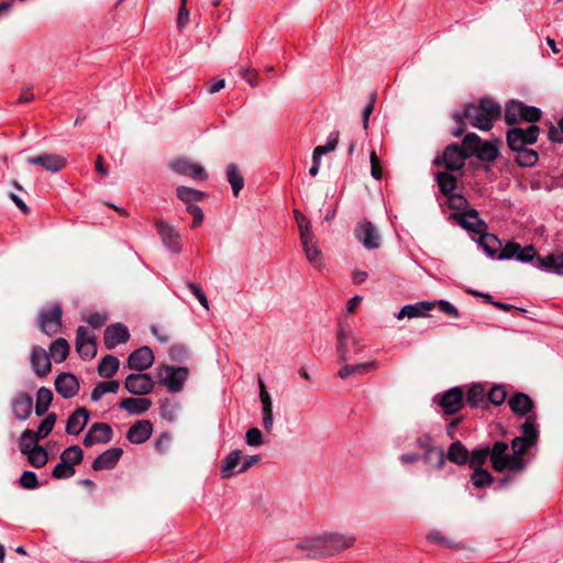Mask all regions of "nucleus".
<instances>
[{"label": "nucleus", "mask_w": 563, "mask_h": 563, "mask_svg": "<svg viewBox=\"0 0 563 563\" xmlns=\"http://www.w3.org/2000/svg\"><path fill=\"white\" fill-rule=\"evenodd\" d=\"M501 107L498 102L490 98H482L478 103H470L465 106L462 113L454 112L453 118L457 128L452 131L455 137L461 136L465 131L464 119L467 122L482 131H489L494 122L500 118Z\"/></svg>", "instance_id": "obj_1"}, {"label": "nucleus", "mask_w": 563, "mask_h": 563, "mask_svg": "<svg viewBox=\"0 0 563 563\" xmlns=\"http://www.w3.org/2000/svg\"><path fill=\"white\" fill-rule=\"evenodd\" d=\"M356 539L350 533L327 532L300 544L310 559L330 558L354 545Z\"/></svg>", "instance_id": "obj_2"}, {"label": "nucleus", "mask_w": 563, "mask_h": 563, "mask_svg": "<svg viewBox=\"0 0 563 563\" xmlns=\"http://www.w3.org/2000/svg\"><path fill=\"white\" fill-rule=\"evenodd\" d=\"M489 460L494 471L501 473L509 471L519 473L526 468L527 462L522 456L514 455L508 452V444L503 441H496L489 448Z\"/></svg>", "instance_id": "obj_3"}, {"label": "nucleus", "mask_w": 563, "mask_h": 563, "mask_svg": "<svg viewBox=\"0 0 563 563\" xmlns=\"http://www.w3.org/2000/svg\"><path fill=\"white\" fill-rule=\"evenodd\" d=\"M541 118V110L537 107L527 106L521 101L511 100L505 108V122L515 125L520 122L534 123Z\"/></svg>", "instance_id": "obj_4"}, {"label": "nucleus", "mask_w": 563, "mask_h": 563, "mask_svg": "<svg viewBox=\"0 0 563 563\" xmlns=\"http://www.w3.org/2000/svg\"><path fill=\"white\" fill-rule=\"evenodd\" d=\"M538 440L537 419L534 416H529L521 426V435L511 440L512 454L522 456L530 448L537 444Z\"/></svg>", "instance_id": "obj_5"}, {"label": "nucleus", "mask_w": 563, "mask_h": 563, "mask_svg": "<svg viewBox=\"0 0 563 563\" xmlns=\"http://www.w3.org/2000/svg\"><path fill=\"white\" fill-rule=\"evenodd\" d=\"M467 158V153L460 145L451 144L444 148L442 155L433 159V165L444 166L448 172H457L464 167Z\"/></svg>", "instance_id": "obj_6"}, {"label": "nucleus", "mask_w": 563, "mask_h": 563, "mask_svg": "<svg viewBox=\"0 0 563 563\" xmlns=\"http://www.w3.org/2000/svg\"><path fill=\"white\" fill-rule=\"evenodd\" d=\"M157 377L170 393H179L188 378V369L164 365L158 368Z\"/></svg>", "instance_id": "obj_7"}, {"label": "nucleus", "mask_w": 563, "mask_h": 563, "mask_svg": "<svg viewBox=\"0 0 563 563\" xmlns=\"http://www.w3.org/2000/svg\"><path fill=\"white\" fill-rule=\"evenodd\" d=\"M540 129L531 124L527 129L512 128L507 132V143L511 151L521 150L527 145L534 144L538 140Z\"/></svg>", "instance_id": "obj_8"}, {"label": "nucleus", "mask_w": 563, "mask_h": 563, "mask_svg": "<svg viewBox=\"0 0 563 563\" xmlns=\"http://www.w3.org/2000/svg\"><path fill=\"white\" fill-rule=\"evenodd\" d=\"M63 310L59 305L42 310L38 316V327L47 335L56 334L62 328Z\"/></svg>", "instance_id": "obj_9"}, {"label": "nucleus", "mask_w": 563, "mask_h": 563, "mask_svg": "<svg viewBox=\"0 0 563 563\" xmlns=\"http://www.w3.org/2000/svg\"><path fill=\"white\" fill-rule=\"evenodd\" d=\"M355 238L367 250L378 249L380 235L377 228L369 221H360L355 228Z\"/></svg>", "instance_id": "obj_10"}, {"label": "nucleus", "mask_w": 563, "mask_h": 563, "mask_svg": "<svg viewBox=\"0 0 563 563\" xmlns=\"http://www.w3.org/2000/svg\"><path fill=\"white\" fill-rule=\"evenodd\" d=\"M155 383L150 376V374L145 373H136L130 374L126 376L124 382L125 389L136 396H143L150 394L154 389Z\"/></svg>", "instance_id": "obj_11"}, {"label": "nucleus", "mask_w": 563, "mask_h": 563, "mask_svg": "<svg viewBox=\"0 0 563 563\" xmlns=\"http://www.w3.org/2000/svg\"><path fill=\"white\" fill-rule=\"evenodd\" d=\"M464 404V393L461 387H453L444 391L439 400L438 405L443 410L444 415H455L459 412Z\"/></svg>", "instance_id": "obj_12"}, {"label": "nucleus", "mask_w": 563, "mask_h": 563, "mask_svg": "<svg viewBox=\"0 0 563 563\" xmlns=\"http://www.w3.org/2000/svg\"><path fill=\"white\" fill-rule=\"evenodd\" d=\"M157 232L162 239L163 244L173 253L181 251V238L178 231L165 221L157 220L155 222Z\"/></svg>", "instance_id": "obj_13"}, {"label": "nucleus", "mask_w": 563, "mask_h": 563, "mask_svg": "<svg viewBox=\"0 0 563 563\" xmlns=\"http://www.w3.org/2000/svg\"><path fill=\"white\" fill-rule=\"evenodd\" d=\"M170 168L180 175L191 177L198 180H205L208 177L205 168L187 158H177L169 164Z\"/></svg>", "instance_id": "obj_14"}, {"label": "nucleus", "mask_w": 563, "mask_h": 563, "mask_svg": "<svg viewBox=\"0 0 563 563\" xmlns=\"http://www.w3.org/2000/svg\"><path fill=\"white\" fill-rule=\"evenodd\" d=\"M129 339V329L123 323L110 324L104 330L103 342L108 350H113L117 345L126 343Z\"/></svg>", "instance_id": "obj_15"}, {"label": "nucleus", "mask_w": 563, "mask_h": 563, "mask_svg": "<svg viewBox=\"0 0 563 563\" xmlns=\"http://www.w3.org/2000/svg\"><path fill=\"white\" fill-rule=\"evenodd\" d=\"M113 435L112 428L110 424L104 422H96L91 424L88 432L84 438V444L86 446H92L96 443H108L111 441Z\"/></svg>", "instance_id": "obj_16"}, {"label": "nucleus", "mask_w": 563, "mask_h": 563, "mask_svg": "<svg viewBox=\"0 0 563 563\" xmlns=\"http://www.w3.org/2000/svg\"><path fill=\"white\" fill-rule=\"evenodd\" d=\"M76 350L82 358H92L97 353L96 339L85 327L76 331Z\"/></svg>", "instance_id": "obj_17"}, {"label": "nucleus", "mask_w": 563, "mask_h": 563, "mask_svg": "<svg viewBox=\"0 0 563 563\" xmlns=\"http://www.w3.org/2000/svg\"><path fill=\"white\" fill-rule=\"evenodd\" d=\"M154 363L153 351L148 346L134 350L128 357V367L137 372L150 368Z\"/></svg>", "instance_id": "obj_18"}, {"label": "nucleus", "mask_w": 563, "mask_h": 563, "mask_svg": "<svg viewBox=\"0 0 563 563\" xmlns=\"http://www.w3.org/2000/svg\"><path fill=\"white\" fill-rule=\"evenodd\" d=\"M26 162L31 165H38L51 173H58L66 166V158L58 154H41L29 157Z\"/></svg>", "instance_id": "obj_19"}, {"label": "nucleus", "mask_w": 563, "mask_h": 563, "mask_svg": "<svg viewBox=\"0 0 563 563\" xmlns=\"http://www.w3.org/2000/svg\"><path fill=\"white\" fill-rule=\"evenodd\" d=\"M56 391L65 399L75 397L79 391V382L74 374L62 373L55 379Z\"/></svg>", "instance_id": "obj_20"}, {"label": "nucleus", "mask_w": 563, "mask_h": 563, "mask_svg": "<svg viewBox=\"0 0 563 563\" xmlns=\"http://www.w3.org/2000/svg\"><path fill=\"white\" fill-rule=\"evenodd\" d=\"M454 218L461 227L476 234L484 232L487 228L486 223L479 219L478 212L475 209H467L464 212L455 213Z\"/></svg>", "instance_id": "obj_21"}, {"label": "nucleus", "mask_w": 563, "mask_h": 563, "mask_svg": "<svg viewBox=\"0 0 563 563\" xmlns=\"http://www.w3.org/2000/svg\"><path fill=\"white\" fill-rule=\"evenodd\" d=\"M31 365L38 377H45L52 368L49 355L41 346H34L30 356Z\"/></svg>", "instance_id": "obj_22"}, {"label": "nucleus", "mask_w": 563, "mask_h": 563, "mask_svg": "<svg viewBox=\"0 0 563 563\" xmlns=\"http://www.w3.org/2000/svg\"><path fill=\"white\" fill-rule=\"evenodd\" d=\"M153 433V424L150 420H139L130 427L126 439L133 444L146 442Z\"/></svg>", "instance_id": "obj_23"}, {"label": "nucleus", "mask_w": 563, "mask_h": 563, "mask_svg": "<svg viewBox=\"0 0 563 563\" xmlns=\"http://www.w3.org/2000/svg\"><path fill=\"white\" fill-rule=\"evenodd\" d=\"M11 407L14 417L20 421H24L29 419L32 413L33 398L26 393H19L12 399Z\"/></svg>", "instance_id": "obj_24"}, {"label": "nucleus", "mask_w": 563, "mask_h": 563, "mask_svg": "<svg viewBox=\"0 0 563 563\" xmlns=\"http://www.w3.org/2000/svg\"><path fill=\"white\" fill-rule=\"evenodd\" d=\"M533 266L545 272L563 276V253L560 252L548 254L545 256H538Z\"/></svg>", "instance_id": "obj_25"}, {"label": "nucleus", "mask_w": 563, "mask_h": 563, "mask_svg": "<svg viewBox=\"0 0 563 563\" xmlns=\"http://www.w3.org/2000/svg\"><path fill=\"white\" fill-rule=\"evenodd\" d=\"M434 307V301H419L413 305H406L398 311L396 318L401 320L404 318L412 319L427 317L428 311L432 310Z\"/></svg>", "instance_id": "obj_26"}, {"label": "nucleus", "mask_w": 563, "mask_h": 563, "mask_svg": "<svg viewBox=\"0 0 563 563\" xmlns=\"http://www.w3.org/2000/svg\"><path fill=\"white\" fill-rule=\"evenodd\" d=\"M122 453L120 448L108 449L93 460L91 466L95 471L111 470L117 465Z\"/></svg>", "instance_id": "obj_27"}, {"label": "nucleus", "mask_w": 563, "mask_h": 563, "mask_svg": "<svg viewBox=\"0 0 563 563\" xmlns=\"http://www.w3.org/2000/svg\"><path fill=\"white\" fill-rule=\"evenodd\" d=\"M300 241L308 262L316 268H322L324 266L323 257L316 236L311 235Z\"/></svg>", "instance_id": "obj_28"}, {"label": "nucleus", "mask_w": 563, "mask_h": 563, "mask_svg": "<svg viewBox=\"0 0 563 563\" xmlns=\"http://www.w3.org/2000/svg\"><path fill=\"white\" fill-rule=\"evenodd\" d=\"M89 421V412L86 408L76 409L67 419L66 432L71 435H78Z\"/></svg>", "instance_id": "obj_29"}, {"label": "nucleus", "mask_w": 563, "mask_h": 563, "mask_svg": "<svg viewBox=\"0 0 563 563\" xmlns=\"http://www.w3.org/2000/svg\"><path fill=\"white\" fill-rule=\"evenodd\" d=\"M342 364L343 365L338 373L341 379H347L356 375H364L378 368V364L375 361L357 364Z\"/></svg>", "instance_id": "obj_30"}, {"label": "nucleus", "mask_w": 563, "mask_h": 563, "mask_svg": "<svg viewBox=\"0 0 563 563\" xmlns=\"http://www.w3.org/2000/svg\"><path fill=\"white\" fill-rule=\"evenodd\" d=\"M152 406V401L144 397L124 398L119 402V407L130 415H142Z\"/></svg>", "instance_id": "obj_31"}, {"label": "nucleus", "mask_w": 563, "mask_h": 563, "mask_svg": "<svg viewBox=\"0 0 563 563\" xmlns=\"http://www.w3.org/2000/svg\"><path fill=\"white\" fill-rule=\"evenodd\" d=\"M510 410L517 416H526L533 407L532 399L523 393H516L508 400Z\"/></svg>", "instance_id": "obj_32"}, {"label": "nucleus", "mask_w": 563, "mask_h": 563, "mask_svg": "<svg viewBox=\"0 0 563 563\" xmlns=\"http://www.w3.org/2000/svg\"><path fill=\"white\" fill-rule=\"evenodd\" d=\"M242 463V451L233 450L230 452L222 461L221 464V476L223 478H230L233 475H236V470L241 466Z\"/></svg>", "instance_id": "obj_33"}, {"label": "nucleus", "mask_w": 563, "mask_h": 563, "mask_svg": "<svg viewBox=\"0 0 563 563\" xmlns=\"http://www.w3.org/2000/svg\"><path fill=\"white\" fill-rule=\"evenodd\" d=\"M470 453L467 449L460 442L455 441L449 446L445 459L456 465H464L468 462Z\"/></svg>", "instance_id": "obj_34"}, {"label": "nucleus", "mask_w": 563, "mask_h": 563, "mask_svg": "<svg viewBox=\"0 0 563 563\" xmlns=\"http://www.w3.org/2000/svg\"><path fill=\"white\" fill-rule=\"evenodd\" d=\"M421 460L434 470H442L445 465V453L442 448H433L421 455Z\"/></svg>", "instance_id": "obj_35"}, {"label": "nucleus", "mask_w": 563, "mask_h": 563, "mask_svg": "<svg viewBox=\"0 0 563 563\" xmlns=\"http://www.w3.org/2000/svg\"><path fill=\"white\" fill-rule=\"evenodd\" d=\"M227 179L231 185L233 195L239 196L240 191L244 187V178L236 164L231 163L227 167Z\"/></svg>", "instance_id": "obj_36"}, {"label": "nucleus", "mask_w": 563, "mask_h": 563, "mask_svg": "<svg viewBox=\"0 0 563 563\" xmlns=\"http://www.w3.org/2000/svg\"><path fill=\"white\" fill-rule=\"evenodd\" d=\"M478 243L489 256H495L501 249V241L496 235L485 231L479 233Z\"/></svg>", "instance_id": "obj_37"}, {"label": "nucleus", "mask_w": 563, "mask_h": 563, "mask_svg": "<svg viewBox=\"0 0 563 563\" xmlns=\"http://www.w3.org/2000/svg\"><path fill=\"white\" fill-rule=\"evenodd\" d=\"M120 362L113 355H106L98 365V374L103 378H111L119 369Z\"/></svg>", "instance_id": "obj_38"}, {"label": "nucleus", "mask_w": 563, "mask_h": 563, "mask_svg": "<svg viewBox=\"0 0 563 563\" xmlns=\"http://www.w3.org/2000/svg\"><path fill=\"white\" fill-rule=\"evenodd\" d=\"M451 172H440L435 175V179L439 186L440 191L444 196H449L453 194V191L456 189L457 179L455 176L450 174Z\"/></svg>", "instance_id": "obj_39"}, {"label": "nucleus", "mask_w": 563, "mask_h": 563, "mask_svg": "<svg viewBox=\"0 0 563 563\" xmlns=\"http://www.w3.org/2000/svg\"><path fill=\"white\" fill-rule=\"evenodd\" d=\"M53 400V393L46 387H41L36 394L35 415L38 417L44 416Z\"/></svg>", "instance_id": "obj_40"}, {"label": "nucleus", "mask_w": 563, "mask_h": 563, "mask_svg": "<svg viewBox=\"0 0 563 563\" xmlns=\"http://www.w3.org/2000/svg\"><path fill=\"white\" fill-rule=\"evenodd\" d=\"M69 353V344L63 339H56L49 346V357L54 360L56 363L64 362Z\"/></svg>", "instance_id": "obj_41"}, {"label": "nucleus", "mask_w": 563, "mask_h": 563, "mask_svg": "<svg viewBox=\"0 0 563 563\" xmlns=\"http://www.w3.org/2000/svg\"><path fill=\"white\" fill-rule=\"evenodd\" d=\"M350 332L345 331L343 328L339 329L336 333L338 339V346H336V353L339 356V361L341 363H346L350 360Z\"/></svg>", "instance_id": "obj_42"}, {"label": "nucleus", "mask_w": 563, "mask_h": 563, "mask_svg": "<svg viewBox=\"0 0 563 563\" xmlns=\"http://www.w3.org/2000/svg\"><path fill=\"white\" fill-rule=\"evenodd\" d=\"M120 388L118 380L98 383L91 391V400L99 401L106 394H115Z\"/></svg>", "instance_id": "obj_43"}, {"label": "nucleus", "mask_w": 563, "mask_h": 563, "mask_svg": "<svg viewBox=\"0 0 563 563\" xmlns=\"http://www.w3.org/2000/svg\"><path fill=\"white\" fill-rule=\"evenodd\" d=\"M515 152L517 153L516 162L519 166L522 167H532L539 159V154L534 150L522 147L521 150H516Z\"/></svg>", "instance_id": "obj_44"}, {"label": "nucleus", "mask_w": 563, "mask_h": 563, "mask_svg": "<svg viewBox=\"0 0 563 563\" xmlns=\"http://www.w3.org/2000/svg\"><path fill=\"white\" fill-rule=\"evenodd\" d=\"M205 196V192L190 187L179 186L177 188V197L187 206L192 205L191 202L202 200Z\"/></svg>", "instance_id": "obj_45"}, {"label": "nucleus", "mask_w": 563, "mask_h": 563, "mask_svg": "<svg viewBox=\"0 0 563 563\" xmlns=\"http://www.w3.org/2000/svg\"><path fill=\"white\" fill-rule=\"evenodd\" d=\"M40 439L35 435V432L31 429H26L22 432L20 437L19 448L22 454L26 455L31 452L35 446H37V442Z\"/></svg>", "instance_id": "obj_46"}, {"label": "nucleus", "mask_w": 563, "mask_h": 563, "mask_svg": "<svg viewBox=\"0 0 563 563\" xmlns=\"http://www.w3.org/2000/svg\"><path fill=\"white\" fill-rule=\"evenodd\" d=\"M499 152L493 142H483L475 156L482 162H493L497 158Z\"/></svg>", "instance_id": "obj_47"}, {"label": "nucleus", "mask_w": 563, "mask_h": 563, "mask_svg": "<svg viewBox=\"0 0 563 563\" xmlns=\"http://www.w3.org/2000/svg\"><path fill=\"white\" fill-rule=\"evenodd\" d=\"M473 471L471 482L476 488L487 487L494 482V477L487 470L479 467Z\"/></svg>", "instance_id": "obj_48"}, {"label": "nucleus", "mask_w": 563, "mask_h": 563, "mask_svg": "<svg viewBox=\"0 0 563 563\" xmlns=\"http://www.w3.org/2000/svg\"><path fill=\"white\" fill-rule=\"evenodd\" d=\"M485 389L479 384H474L471 386L466 394V402L471 407H478L481 406L485 400Z\"/></svg>", "instance_id": "obj_49"}, {"label": "nucleus", "mask_w": 563, "mask_h": 563, "mask_svg": "<svg viewBox=\"0 0 563 563\" xmlns=\"http://www.w3.org/2000/svg\"><path fill=\"white\" fill-rule=\"evenodd\" d=\"M84 452L79 445H70L65 449L60 454V460L70 463L73 467L81 463Z\"/></svg>", "instance_id": "obj_50"}, {"label": "nucleus", "mask_w": 563, "mask_h": 563, "mask_svg": "<svg viewBox=\"0 0 563 563\" xmlns=\"http://www.w3.org/2000/svg\"><path fill=\"white\" fill-rule=\"evenodd\" d=\"M26 455L31 465L36 468L45 466L48 461V453L42 445L35 446V449H33Z\"/></svg>", "instance_id": "obj_51"}, {"label": "nucleus", "mask_w": 563, "mask_h": 563, "mask_svg": "<svg viewBox=\"0 0 563 563\" xmlns=\"http://www.w3.org/2000/svg\"><path fill=\"white\" fill-rule=\"evenodd\" d=\"M489 457V448H476L472 451L468 457V465L471 468H479L486 463Z\"/></svg>", "instance_id": "obj_52"}, {"label": "nucleus", "mask_w": 563, "mask_h": 563, "mask_svg": "<svg viewBox=\"0 0 563 563\" xmlns=\"http://www.w3.org/2000/svg\"><path fill=\"white\" fill-rule=\"evenodd\" d=\"M339 143V132L330 133L327 144L314 147L312 156L321 159V156L334 151Z\"/></svg>", "instance_id": "obj_53"}, {"label": "nucleus", "mask_w": 563, "mask_h": 563, "mask_svg": "<svg viewBox=\"0 0 563 563\" xmlns=\"http://www.w3.org/2000/svg\"><path fill=\"white\" fill-rule=\"evenodd\" d=\"M57 416L54 412L48 413L40 423L38 428L35 432L37 439L42 440L46 438L53 430L56 423Z\"/></svg>", "instance_id": "obj_54"}, {"label": "nucleus", "mask_w": 563, "mask_h": 563, "mask_svg": "<svg viewBox=\"0 0 563 563\" xmlns=\"http://www.w3.org/2000/svg\"><path fill=\"white\" fill-rule=\"evenodd\" d=\"M481 137L475 133H467L462 143V148L467 153V157L475 155L478 147L482 145Z\"/></svg>", "instance_id": "obj_55"}, {"label": "nucleus", "mask_w": 563, "mask_h": 563, "mask_svg": "<svg viewBox=\"0 0 563 563\" xmlns=\"http://www.w3.org/2000/svg\"><path fill=\"white\" fill-rule=\"evenodd\" d=\"M296 222L299 228L300 240L314 235L311 231L310 221L299 210H295Z\"/></svg>", "instance_id": "obj_56"}, {"label": "nucleus", "mask_w": 563, "mask_h": 563, "mask_svg": "<svg viewBox=\"0 0 563 563\" xmlns=\"http://www.w3.org/2000/svg\"><path fill=\"white\" fill-rule=\"evenodd\" d=\"M75 472V467H73L70 463L60 460V462L54 467L52 476L57 479H64L74 476Z\"/></svg>", "instance_id": "obj_57"}, {"label": "nucleus", "mask_w": 563, "mask_h": 563, "mask_svg": "<svg viewBox=\"0 0 563 563\" xmlns=\"http://www.w3.org/2000/svg\"><path fill=\"white\" fill-rule=\"evenodd\" d=\"M507 397V391L503 386H494L487 394V399L495 406L504 404Z\"/></svg>", "instance_id": "obj_58"}, {"label": "nucleus", "mask_w": 563, "mask_h": 563, "mask_svg": "<svg viewBox=\"0 0 563 563\" xmlns=\"http://www.w3.org/2000/svg\"><path fill=\"white\" fill-rule=\"evenodd\" d=\"M537 252L536 249L532 245H527L525 247H521L519 244V251L517 253L516 260L521 263H530L536 262L537 258Z\"/></svg>", "instance_id": "obj_59"}, {"label": "nucleus", "mask_w": 563, "mask_h": 563, "mask_svg": "<svg viewBox=\"0 0 563 563\" xmlns=\"http://www.w3.org/2000/svg\"><path fill=\"white\" fill-rule=\"evenodd\" d=\"M245 442L250 446H260L263 444V434L258 428H250L245 433Z\"/></svg>", "instance_id": "obj_60"}, {"label": "nucleus", "mask_w": 563, "mask_h": 563, "mask_svg": "<svg viewBox=\"0 0 563 563\" xmlns=\"http://www.w3.org/2000/svg\"><path fill=\"white\" fill-rule=\"evenodd\" d=\"M20 485L26 489H34L38 486L37 476L32 471H25L20 477Z\"/></svg>", "instance_id": "obj_61"}, {"label": "nucleus", "mask_w": 563, "mask_h": 563, "mask_svg": "<svg viewBox=\"0 0 563 563\" xmlns=\"http://www.w3.org/2000/svg\"><path fill=\"white\" fill-rule=\"evenodd\" d=\"M500 250V253L497 255L498 260L516 258L517 253L519 251V244L516 242H508Z\"/></svg>", "instance_id": "obj_62"}, {"label": "nucleus", "mask_w": 563, "mask_h": 563, "mask_svg": "<svg viewBox=\"0 0 563 563\" xmlns=\"http://www.w3.org/2000/svg\"><path fill=\"white\" fill-rule=\"evenodd\" d=\"M416 445L423 450V452L437 446L434 444V439L427 432H422L416 438Z\"/></svg>", "instance_id": "obj_63"}, {"label": "nucleus", "mask_w": 563, "mask_h": 563, "mask_svg": "<svg viewBox=\"0 0 563 563\" xmlns=\"http://www.w3.org/2000/svg\"><path fill=\"white\" fill-rule=\"evenodd\" d=\"M172 435L169 433H162L155 441V449L158 453L165 454L170 446Z\"/></svg>", "instance_id": "obj_64"}]
</instances>
